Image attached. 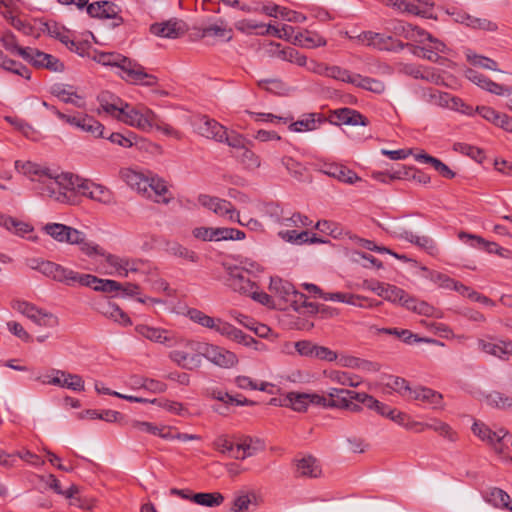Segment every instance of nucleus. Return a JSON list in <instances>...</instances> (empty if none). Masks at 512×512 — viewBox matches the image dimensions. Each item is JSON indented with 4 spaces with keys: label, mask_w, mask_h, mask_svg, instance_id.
I'll list each match as a JSON object with an SVG mask.
<instances>
[{
    "label": "nucleus",
    "mask_w": 512,
    "mask_h": 512,
    "mask_svg": "<svg viewBox=\"0 0 512 512\" xmlns=\"http://www.w3.org/2000/svg\"><path fill=\"white\" fill-rule=\"evenodd\" d=\"M24 174L42 183L41 194L59 200L61 190H73L104 205L116 203L115 194L106 186L97 184L88 179L79 178L71 173L56 174L49 168L42 167L33 162H26L22 166Z\"/></svg>",
    "instance_id": "1"
},
{
    "label": "nucleus",
    "mask_w": 512,
    "mask_h": 512,
    "mask_svg": "<svg viewBox=\"0 0 512 512\" xmlns=\"http://www.w3.org/2000/svg\"><path fill=\"white\" fill-rule=\"evenodd\" d=\"M98 62L105 66L116 67L118 75L128 83L152 87L158 84V78L148 74L136 61L119 53H100Z\"/></svg>",
    "instance_id": "2"
},
{
    "label": "nucleus",
    "mask_w": 512,
    "mask_h": 512,
    "mask_svg": "<svg viewBox=\"0 0 512 512\" xmlns=\"http://www.w3.org/2000/svg\"><path fill=\"white\" fill-rule=\"evenodd\" d=\"M179 348L169 353L170 359L178 366L193 370L201 365L204 343L189 339L177 340Z\"/></svg>",
    "instance_id": "3"
},
{
    "label": "nucleus",
    "mask_w": 512,
    "mask_h": 512,
    "mask_svg": "<svg viewBox=\"0 0 512 512\" xmlns=\"http://www.w3.org/2000/svg\"><path fill=\"white\" fill-rule=\"evenodd\" d=\"M117 120L142 131H149L155 123V113L146 106L126 103Z\"/></svg>",
    "instance_id": "4"
},
{
    "label": "nucleus",
    "mask_w": 512,
    "mask_h": 512,
    "mask_svg": "<svg viewBox=\"0 0 512 512\" xmlns=\"http://www.w3.org/2000/svg\"><path fill=\"white\" fill-rule=\"evenodd\" d=\"M472 431L478 438L490 445L497 454L505 453L508 448L506 439L512 438L506 429L500 428L493 431L483 422H474Z\"/></svg>",
    "instance_id": "5"
},
{
    "label": "nucleus",
    "mask_w": 512,
    "mask_h": 512,
    "mask_svg": "<svg viewBox=\"0 0 512 512\" xmlns=\"http://www.w3.org/2000/svg\"><path fill=\"white\" fill-rule=\"evenodd\" d=\"M11 306L14 310L25 315L38 326L54 327L58 324V318L54 314L38 308L30 302L13 300Z\"/></svg>",
    "instance_id": "6"
},
{
    "label": "nucleus",
    "mask_w": 512,
    "mask_h": 512,
    "mask_svg": "<svg viewBox=\"0 0 512 512\" xmlns=\"http://www.w3.org/2000/svg\"><path fill=\"white\" fill-rule=\"evenodd\" d=\"M382 2L401 12L428 19H437L433 14L434 3L429 2V0H382Z\"/></svg>",
    "instance_id": "7"
},
{
    "label": "nucleus",
    "mask_w": 512,
    "mask_h": 512,
    "mask_svg": "<svg viewBox=\"0 0 512 512\" xmlns=\"http://www.w3.org/2000/svg\"><path fill=\"white\" fill-rule=\"evenodd\" d=\"M392 235L396 238L406 240L417 247L425 250L431 256L439 255V248L436 242L429 236H418L407 230L405 227L395 224L391 231Z\"/></svg>",
    "instance_id": "8"
},
{
    "label": "nucleus",
    "mask_w": 512,
    "mask_h": 512,
    "mask_svg": "<svg viewBox=\"0 0 512 512\" xmlns=\"http://www.w3.org/2000/svg\"><path fill=\"white\" fill-rule=\"evenodd\" d=\"M42 274L54 281L63 283L67 286L79 285L82 273L66 268L52 261L45 262L42 268Z\"/></svg>",
    "instance_id": "9"
},
{
    "label": "nucleus",
    "mask_w": 512,
    "mask_h": 512,
    "mask_svg": "<svg viewBox=\"0 0 512 512\" xmlns=\"http://www.w3.org/2000/svg\"><path fill=\"white\" fill-rule=\"evenodd\" d=\"M198 202L208 210L213 211L219 216L229 215L231 221H237L239 224L243 222L239 219V213L235 210L234 206L227 200L210 196L207 194H200Z\"/></svg>",
    "instance_id": "10"
},
{
    "label": "nucleus",
    "mask_w": 512,
    "mask_h": 512,
    "mask_svg": "<svg viewBox=\"0 0 512 512\" xmlns=\"http://www.w3.org/2000/svg\"><path fill=\"white\" fill-rule=\"evenodd\" d=\"M87 13L90 17L99 19H112L113 27L123 23V18L119 15V7L110 1H97L87 6Z\"/></svg>",
    "instance_id": "11"
},
{
    "label": "nucleus",
    "mask_w": 512,
    "mask_h": 512,
    "mask_svg": "<svg viewBox=\"0 0 512 512\" xmlns=\"http://www.w3.org/2000/svg\"><path fill=\"white\" fill-rule=\"evenodd\" d=\"M202 357L223 368H231L238 362L235 353L209 343H204Z\"/></svg>",
    "instance_id": "12"
},
{
    "label": "nucleus",
    "mask_w": 512,
    "mask_h": 512,
    "mask_svg": "<svg viewBox=\"0 0 512 512\" xmlns=\"http://www.w3.org/2000/svg\"><path fill=\"white\" fill-rule=\"evenodd\" d=\"M362 41L366 42L367 45L373 46L379 50L385 51H401L405 48L402 41L381 33H375L372 31L364 32L362 35Z\"/></svg>",
    "instance_id": "13"
},
{
    "label": "nucleus",
    "mask_w": 512,
    "mask_h": 512,
    "mask_svg": "<svg viewBox=\"0 0 512 512\" xmlns=\"http://www.w3.org/2000/svg\"><path fill=\"white\" fill-rule=\"evenodd\" d=\"M188 31V26L183 20L170 19L150 26V32L158 37L176 39Z\"/></svg>",
    "instance_id": "14"
},
{
    "label": "nucleus",
    "mask_w": 512,
    "mask_h": 512,
    "mask_svg": "<svg viewBox=\"0 0 512 512\" xmlns=\"http://www.w3.org/2000/svg\"><path fill=\"white\" fill-rule=\"evenodd\" d=\"M48 380L44 381L50 385L67 388L72 391H83L84 380L78 374L68 373L62 370H53L51 375L47 376Z\"/></svg>",
    "instance_id": "15"
},
{
    "label": "nucleus",
    "mask_w": 512,
    "mask_h": 512,
    "mask_svg": "<svg viewBox=\"0 0 512 512\" xmlns=\"http://www.w3.org/2000/svg\"><path fill=\"white\" fill-rule=\"evenodd\" d=\"M248 275V271L239 267L229 268L226 283L234 291L249 295V293H252L253 289L256 288V284L251 281Z\"/></svg>",
    "instance_id": "16"
},
{
    "label": "nucleus",
    "mask_w": 512,
    "mask_h": 512,
    "mask_svg": "<svg viewBox=\"0 0 512 512\" xmlns=\"http://www.w3.org/2000/svg\"><path fill=\"white\" fill-rule=\"evenodd\" d=\"M97 101L99 103L97 113L101 114L104 112L116 120L123 113V108L126 104L121 98L108 91H102L97 96Z\"/></svg>",
    "instance_id": "17"
},
{
    "label": "nucleus",
    "mask_w": 512,
    "mask_h": 512,
    "mask_svg": "<svg viewBox=\"0 0 512 512\" xmlns=\"http://www.w3.org/2000/svg\"><path fill=\"white\" fill-rule=\"evenodd\" d=\"M135 331L145 339L155 343L164 344L168 347H171L177 343V339L173 333L165 329L141 324L135 327Z\"/></svg>",
    "instance_id": "18"
},
{
    "label": "nucleus",
    "mask_w": 512,
    "mask_h": 512,
    "mask_svg": "<svg viewBox=\"0 0 512 512\" xmlns=\"http://www.w3.org/2000/svg\"><path fill=\"white\" fill-rule=\"evenodd\" d=\"M70 125L91 134L95 138H105V127L98 120L88 114L73 115Z\"/></svg>",
    "instance_id": "19"
},
{
    "label": "nucleus",
    "mask_w": 512,
    "mask_h": 512,
    "mask_svg": "<svg viewBox=\"0 0 512 512\" xmlns=\"http://www.w3.org/2000/svg\"><path fill=\"white\" fill-rule=\"evenodd\" d=\"M80 279V286L84 287H90L95 291L99 292H105V293H112L119 291L122 288V285L115 281L110 279H101L98 278L92 274H83L79 277Z\"/></svg>",
    "instance_id": "20"
},
{
    "label": "nucleus",
    "mask_w": 512,
    "mask_h": 512,
    "mask_svg": "<svg viewBox=\"0 0 512 512\" xmlns=\"http://www.w3.org/2000/svg\"><path fill=\"white\" fill-rule=\"evenodd\" d=\"M50 93L63 103L72 104L77 108H84L85 106L83 97L77 94L70 85L56 83L51 86Z\"/></svg>",
    "instance_id": "21"
},
{
    "label": "nucleus",
    "mask_w": 512,
    "mask_h": 512,
    "mask_svg": "<svg viewBox=\"0 0 512 512\" xmlns=\"http://www.w3.org/2000/svg\"><path fill=\"white\" fill-rule=\"evenodd\" d=\"M43 230L58 242L70 244L71 241H77V229L61 223H48L44 226Z\"/></svg>",
    "instance_id": "22"
},
{
    "label": "nucleus",
    "mask_w": 512,
    "mask_h": 512,
    "mask_svg": "<svg viewBox=\"0 0 512 512\" xmlns=\"http://www.w3.org/2000/svg\"><path fill=\"white\" fill-rule=\"evenodd\" d=\"M464 76L472 83L492 94L503 95L504 93L505 89L502 85L492 81L490 78L472 68H467L464 71Z\"/></svg>",
    "instance_id": "23"
},
{
    "label": "nucleus",
    "mask_w": 512,
    "mask_h": 512,
    "mask_svg": "<svg viewBox=\"0 0 512 512\" xmlns=\"http://www.w3.org/2000/svg\"><path fill=\"white\" fill-rule=\"evenodd\" d=\"M197 129L200 135L218 142H223V138H225L226 128L207 116L200 119Z\"/></svg>",
    "instance_id": "24"
},
{
    "label": "nucleus",
    "mask_w": 512,
    "mask_h": 512,
    "mask_svg": "<svg viewBox=\"0 0 512 512\" xmlns=\"http://www.w3.org/2000/svg\"><path fill=\"white\" fill-rule=\"evenodd\" d=\"M322 172L329 177H333L347 184H354L361 180V178L358 177V175L353 170L341 164H326Z\"/></svg>",
    "instance_id": "25"
},
{
    "label": "nucleus",
    "mask_w": 512,
    "mask_h": 512,
    "mask_svg": "<svg viewBox=\"0 0 512 512\" xmlns=\"http://www.w3.org/2000/svg\"><path fill=\"white\" fill-rule=\"evenodd\" d=\"M168 188L166 182L158 177L149 178V186L147 192H144V196L152 199L156 203L168 204L171 200V196L167 197Z\"/></svg>",
    "instance_id": "26"
},
{
    "label": "nucleus",
    "mask_w": 512,
    "mask_h": 512,
    "mask_svg": "<svg viewBox=\"0 0 512 512\" xmlns=\"http://www.w3.org/2000/svg\"><path fill=\"white\" fill-rule=\"evenodd\" d=\"M398 72L414 79H423L430 82L437 83L439 75L433 69H423L422 66L409 63H399Z\"/></svg>",
    "instance_id": "27"
},
{
    "label": "nucleus",
    "mask_w": 512,
    "mask_h": 512,
    "mask_svg": "<svg viewBox=\"0 0 512 512\" xmlns=\"http://www.w3.org/2000/svg\"><path fill=\"white\" fill-rule=\"evenodd\" d=\"M321 298L325 301H336L347 303L353 306L359 307H370L372 306V302L370 299L349 293L335 292V293H321Z\"/></svg>",
    "instance_id": "28"
},
{
    "label": "nucleus",
    "mask_w": 512,
    "mask_h": 512,
    "mask_svg": "<svg viewBox=\"0 0 512 512\" xmlns=\"http://www.w3.org/2000/svg\"><path fill=\"white\" fill-rule=\"evenodd\" d=\"M120 174L121 178L132 189L136 190L138 193L142 195L144 194V192H147V187L149 186L148 177L130 168L122 169Z\"/></svg>",
    "instance_id": "29"
},
{
    "label": "nucleus",
    "mask_w": 512,
    "mask_h": 512,
    "mask_svg": "<svg viewBox=\"0 0 512 512\" xmlns=\"http://www.w3.org/2000/svg\"><path fill=\"white\" fill-rule=\"evenodd\" d=\"M218 333L244 346H251L257 343L251 335L245 334L242 330L226 321H223Z\"/></svg>",
    "instance_id": "30"
},
{
    "label": "nucleus",
    "mask_w": 512,
    "mask_h": 512,
    "mask_svg": "<svg viewBox=\"0 0 512 512\" xmlns=\"http://www.w3.org/2000/svg\"><path fill=\"white\" fill-rule=\"evenodd\" d=\"M186 316L194 323L201 325L202 327L212 329L218 333L221 324L224 320L221 318L211 317L205 314L203 311L197 308H189L186 312Z\"/></svg>",
    "instance_id": "31"
},
{
    "label": "nucleus",
    "mask_w": 512,
    "mask_h": 512,
    "mask_svg": "<svg viewBox=\"0 0 512 512\" xmlns=\"http://www.w3.org/2000/svg\"><path fill=\"white\" fill-rule=\"evenodd\" d=\"M459 238L461 240L469 239V240L475 241L478 246H480L481 248H483L486 252H488L490 254H498L501 257L508 256L509 250L499 246L495 242L486 241L484 238H482L480 236L472 235V234H469L466 232H460Z\"/></svg>",
    "instance_id": "32"
},
{
    "label": "nucleus",
    "mask_w": 512,
    "mask_h": 512,
    "mask_svg": "<svg viewBox=\"0 0 512 512\" xmlns=\"http://www.w3.org/2000/svg\"><path fill=\"white\" fill-rule=\"evenodd\" d=\"M281 406L290 407L297 412H305L309 406V393L289 392L281 400Z\"/></svg>",
    "instance_id": "33"
},
{
    "label": "nucleus",
    "mask_w": 512,
    "mask_h": 512,
    "mask_svg": "<svg viewBox=\"0 0 512 512\" xmlns=\"http://www.w3.org/2000/svg\"><path fill=\"white\" fill-rule=\"evenodd\" d=\"M296 474L301 477L317 478L321 475V468L314 457L307 456L297 461Z\"/></svg>",
    "instance_id": "34"
},
{
    "label": "nucleus",
    "mask_w": 512,
    "mask_h": 512,
    "mask_svg": "<svg viewBox=\"0 0 512 512\" xmlns=\"http://www.w3.org/2000/svg\"><path fill=\"white\" fill-rule=\"evenodd\" d=\"M442 395L427 387H417L410 391L409 399L420 400L438 407L442 402Z\"/></svg>",
    "instance_id": "35"
},
{
    "label": "nucleus",
    "mask_w": 512,
    "mask_h": 512,
    "mask_svg": "<svg viewBox=\"0 0 512 512\" xmlns=\"http://www.w3.org/2000/svg\"><path fill=\"white\" fill-rule=\"evenodd\" d=\"M298 45L304 48H316L326 45V39L314 31L304 30L295 36Z\"/></svg>",
    "instance_id": "36"
},
{
    "label": "nucleus",
    "mask_w": 512,
    "mask_h": 512,
    "mask_svg": "<svg viewBox=\"0 0 512 512\" xmlns=\"http://www.w3.org/2000/svg\"><path fill=\"white\" fill-rule=\"evenodd\" d=\"M354 79L355 82H353L352 85L375 94H382L386 89L385 83L379 79L371 78L368 76H362L357 73L355 74Z\"/></svg>",
    "instance_id": "37"
},
{
    "label": "nucleus",
    "mask_w": 512,
    "mask_h": 512,
    "mask_svg": "<svg viewBox=\"0 0 512 512\" xmlns=\"http://www.w3.org/2000/svg\"><path fill=\"white\" fill-rule=\"evenodd\" d=\"M294 289L292 283L279 277H271L270 279L269 290L278 295L285 302L291 297Z\"/></svg>",
    "instance_id": "38"
},
{
    "label": "nucleus",
    "mask_w": 512,
    "mask_h": 512,
    "mask_svg": "<svg viewBox=\"0 0 512 512\" xmlns=\"http://www.w3.org/2000/svg\"><path fill=\"white\" fill-rule=\"evenodd\" d=\"M361 400L359 403H362L369 409H373L377 411L380 415L389 418L391 414L396 413V409L391 408L390 406L379 402L377 399H375L373 396L362 392V396L360 398Z\"/></svg>",
    "instance_id": "39"
},
{
    "label": "nucleus",
    "mask_w": 512,
    "mask_h": 512,
    "mask_svg": "<svg viewBox=\"0 0 512 512\" xmlns=\"http://www.w3.org/2000/svg\"><path fill=\"white\" fill-rule=\"evenodd\" d=\"M99 256L104 257L105 261L111 267L115 268L119 274H123L124 276H127L129 271L137 270L135 267H133V263H131L128 259L120 258L105 251L104 254H99Z\"/></svg>",
    "instance_id": "40"
},
{
    "label": "nucleus",
    "mask_w": 512,
    "mask_h": 512,
    "mask_svg": "<svg viewBox=\"0 0 512 512\" xmlns=\"http://www.w3.org/2000/svg\"><path fill=\"white\" fill-rule=\"evenodd\" d=\"M200 37H216L225 41L232 39V29H228L223 23L214 24L200 29Z\"/></svg>",
    "instance_id": "41"
},
{
    "label": "nucleus",
    "mask_w": 512,
    "mask_h": 512,
    "mask_svg": "<svg viewBox=\"0 0 512 512\" xmlns=\"http://www.w3.org/2000/svg\"><path fill=\"white\" fill-rule=\"evenodd\" d=\"M0 67L25 79H30V70L22 63L8 58L4 53L0 57Z\"/></svg>",
    "instance_id": "42"
},
{
    "label": "nucleus",
    "mask_w": 512,
    "mask_h": 512,
    "mask_svg": "<svg viewBox=\"0 0 512 512\" xmlns=\"http://www.w3.org/2000/svg\"><path fill=\"white\" fill-rule=\"evenodd\" d=\"M192 502L206 507H217L224 502V496L220 492L195 493Z\"/></svg>",
    "instance_id": "43"
},
{
    "label": "nucleus",
    "mask_w": 512,
    "mask_h": 512,
    "mask_svg": "<svg viewBox=\"0 0 512 512\" xmlns=\"http://www.w3.org/2000/svg\"><path fill=\"white\" fill-rule=\"evenodd\" d=\"M77 234V241H71L70 244L78 245L82 253L89 257L93 255L104 254V250L94 242L88 241L83 232L77 230Z\"/></svg>",
    "instance_id": "44"
},
{
    "label": "nucleus",
    "mask_w": 512,
    "mask_h": 512,
    "mask_svg": "<svg viewBox=\"0 0 512 512\" xmlns=\"http://www.w3.org/2000/svg\"><path fill=\"white\" fill-rule=\"evenodd\" d=\"M487 404L491 407L512 411V397L501 392L493 391L486 396Z\"/></svg>",
    "instance_id": "45"
},
{
    "label": "nucleus",
    "mask_w": 512,
    "mask_h": 512,
    "mask_svg": "<svg viewBox=\"0 0 512 512\" xmlns=\"http://www.w3.org/2000/svg\"><path fill=\"white\" fill-rule=\"evenodd\" d=\"M233 156L236 157L246 169L255 170L261 166L260 157L247 147L243 148L238 153H233Z\"/></svg>",
    "instance_id": "46"
},
{
    "label": "nucleus",
    "mask_w": 512,
    "mask_h": 512,
    "mask_svg": "<svg viewBox=\"0 0 512 512\" xmlns=\"http://www.w3.org/2000/svg\"><path fill=\"white\" fill-rule=\"evenodd\" d=\"M213 241L243 240L245 233L242 230L228 227L213 228Z\"/></svg>",
    "instance_id": "47"
},
{
    "label": "nucleus",
    "mask_w": 512,
    "mask_h": 512,
    "mask_svg": "<svg viewBox=\"0 0 512 512\" xmlns=\"http://www.w3.org/2000/svg\"><path fill=\"white\" fill-rule=\"evenodd\" d=\"M167 252L172 256L183 258L192 263H196L199 260L196 252L176 242L167 245Z\"/></svg>",
    "instance_id": "48"
},
{
    "label": "nucleus",
    "mask_w": 512,
    "mask_h": 512,
    "mask_svg": "<svg viewBox=\"0 0 512 512\" xmlns=\"http://www.w3.org/2000/svg\"><path fill=\"white\" fill-rule=\"evenodd\" d=\"M466 58H467V61L474 66H478L483 69L492 70V71L499 70L498 64L495 60H493L489 57H486V56H482V55L473 53L471 50H468L466 52Z\"/></svg>",
    "instance_id": "49"
},
{
    "label": "nucleus",
    "mask_w": 512,
    "mask_h": 512,
    "mask_svg": "<svg viewBox=\"0 0 512 512\" xmlns=\"http://www.w3.org/2000/svg\"><path fill=\"white\" fill-rule=\"evenodd\" d=\"M103 314L114 320L115 322L123 325L128 326L131 325V320L129 316L122 311L117 305L108 302L107 305L104 307Z\"/></svg>",
    "instance_id": "50"
},
{
    "label": "nucleus",
    "mask_w": 512,
    "mask_h": 512,
    "mask_svg": "<svg viewBox=\"0 0 512 512\" xmlns=\"http://www.w3.org/2000/svg\"><path fill=\"white\" fill-rule=\"evenodd\" d=\"M478 348L489 355H492L496 358L504 360L503 356V348H502V339H497L496 342H489L484 339H478L477 341Z\"/></svg>",
    "instance_id": "51"
},
{
    "label": "nucleus",
    "mask_w": 512,
    "mask_h": 512,
    "mask_svg": "<svg viewBox=\"0 0 512 512\" xmlns=\"http://www.w3.org/2000/svg\"><path fill=\"white\" fill-rule=\"evenodd\" d=\"M467 27L475 30H482L486 32H496L498 30L497 23L487 18H480L470 15Z\"/></svg>",
    "instance_id": "52"
},
{
    "label": "nucleus",
    "mask_w": 512,
    "mask_h": 512,
    "mask_svg": "<svg viewBox=\"0 0 512 512\" xmlns=\"http://www.w3.org/2000/svg\"><path fill=\"white\" fill-rule=\"evenodd\" d=\"M19 55L36 68H42L45 60H42V57L39 56L46 55V53L35 48L25 47L24 49H19Z\"/></svg>",
    "instance_id": "53"
},
{
    "label": "nucleus",
    "mask_w": 512,
    "mask_h": 512,
    "mask_svg": "<svg viewBox=\"0 0 512 512\" xmlns=\"http://www.w3.org/2000/svg\"><path fill=\"white\" fill-rule=\"evenodd\" d=\"M281 164L286 168L287 172L295 179H300L306 170L305 166L289 156L281 158Z\"/></svg>",
    "instance_id": "54"
},
{
    "label": "nucleus",
    "mask_w": 512,
    "mask_h": 512,
    "mask_svg": "<svg viewBox=\"0 0 512 512\" xmlns=\"http://www.w3.org/2000/svg\"><path fill=\"white\" fill-rule=\"evenodd\" d=\"M316 114L311 113L304 115V117L289 125V129L293 132L311 131L316 129Z\"/></svg>",
    "instance_id": "55"
},
{
    "label": "nucleus",
    "mask_w": 512,
    "mask_h": 512,
    "mask_svg": "<svg viewBox=\"0 0 512 512\" xmlns=\"http://www.w3.org/2000/svg\"><path fill=\"white\" fill-rule=\"evenodd\" d=\"M487 500L495 507H504L509 509L510 496L500 488H492L489 492Z\"/></svg>",
    "instance_id": "56"
},
{
    "label": "nucleus",
    "mask_w": 512,
    "mask_h": 512,
    "mask_svg": "<svg viewBox=\"0 0 512 512\" xmlns=\"http://www.w3.org/2000/svg\"><path fill=\"white\" fill-rule=\"evenodd\" d=\"M130 427L138 432L159 435L162 438H168L167 434L161 433L162 429H160L158 426L154 425L151 422L132 420L130 422Z\"/></svg>",
    "instance_id": "57"
},
{
    "label": "nucleus",
    "mask_w": 512,
    "mask_h": 512,
    "mask_svg": "<svg viewBox=\"0 0 512 512\" xmlns=\"http://www.w3.org/2000/svg\"><path fill=\"white\" fill-rule=\"evenodd\" d=\"M0 224L5 226L8 230L14 229L16 233L20 234H25L32 230L30 225L4 215H0Z\"/></svg>",
    "instance_id": "58"
},
{
    "label": "nucleus",
    "mask_w": 512,
    "mask_h": 512,
    "mask_svg": "<svg viewBox=\"0 0 512 512\" xmlns=\"http://www.w3.org/2000/svg\"><path fill=\"white\" fill-rule=\"evenodd\" d=\"M387 388L394 390L404 397L410 396V391L412 388L409 386L408 382L401 377L391 376L386 384Z\"/></svg>",
    "instance_id": "59"
},
{
    "label": "nucleus",
    "mask_w": 512,
    "mask_h": 512,
    "mask_svg": "<svg viewBox=\"0 0 512 512\" xmlns=\"http://www.w3.org/2000/svg\"><path fill=\"white\" fill-rule=\"evenodd\" d=\"M356 73H351L349 70L341 68L339 66H329L327 77L353 84L355 82L354 76Z\"/></svg>",
    "instance_id": "60"
},
{
    "label": "nucleus",
    "mask_w": 512,
    "mask_h": 512,
    "mask_svg": "<svg viewBox=\"0 0 512 512\" xmlns=\"http://www.w3.org/2000/svg\"><path fill=\"white\" fill-rule=\"evenodd\" d=\"M106 138L113 144H116L124 148H130L133 146L136 136L133 132H128L127 135H123L119 132H114L111 133Z\"/></svg>",
    "instance_id": "61"
},
{
    "label": "nucleus",
    "mask_w": 512,
    "mask_h": 512,
    "mask_svg": "<svg viewBox=\"0 0 512 512\" xmlns=\"http://www.w3.org/2000/svg\"><path fill=\"white\" fill-rule=\"evenodd\" d=\"M281 54L284 60L295 63L299 66H305L307 63L306 56L299 53V51L293 47H288L282 50Z\"/></svg>",
    "instance_id": "62"
},
{
    "label": "nucleus",
    "mask_w": 512,
    "mask_h": 512,
    "mask_svg": "<svg viewBox=\"0 0 512 512\" xmlns=\"http://www.w3.org/2000/svg\"><path fill=\"white\" fill-rule=\"evenodd\" d=\"M245 138L238 133L228 134L227 130L225 131V138H223V142H225L228 146L235 149L234 153L240 152L243 148H245Z\"/></svg>",
    "instance_id": "63"
},
{
    "label": "nucleus",
    "mask_w": 512,
    "mask_h": 512,
    "mask_svg": "<svg viewBox=\"0 0 512 512\" xmlns=\"http://www.w3.org/2000/svg\"><path fill=\"white\" fill-rule=\"evenodd\" d=\"M392 31L396 36H401L406 40L414 38V26L404 21L395 22Z\"/></svg>",
    "instance_id": "64"
}]
</instances>
